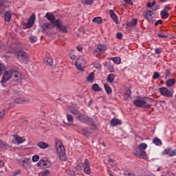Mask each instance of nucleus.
<instances>
[{
  "instance_id": "1",
  "label": "nucleus",
  "mask_w": 176,
  "mask_h": 176,
  "mask_svg": "<svg viewBox=\"0 0 176 176\" xmlns=\"http://www.w3.org/2000/svg\"><path fill=\"white\" fill-rule=\"evenodd\" d=\"M9 48L10 50H6V52L17 54L19 58H27V57H28V54H25L24 51H20L19 47L16 44H10Z\"/></svg>"
},
{
  "instance_id": "2",
  "label": "nucleus",
  "mask_w": 176,
  "mask_h": 176,
  "mask_svg": "<svg viewBox=\"0 0 176 176\" xmlns=\"http://www.w3.org/2000/svg\"><path fill=\"white\" fill-rule=\"evenodd\" d=\"M56 148L59 158L62 161L67 160V155L65 154V148L63 145V142L60 140H56Z\"/></svg>"
},
{
  "instance_id": "3",
  "label": "nucleus",
  "mask_w": 176,
  "mask_h": 176,
  "mask_svg": "<svg viewBox=\"0 0 176 176\" xmlns=\"http://www.w3.org/2000/svg\"><path fill=\"white\" fill-rule=\"evenodd\" d=\"M149 102H153V100L147 98L146 100H141L138 99L133 101V104L135 105V107H144V109H149V108L152 107V104H149Z\"/></svg>"
},
{
  "instance_id": "4",
  "label": "nucleus",
  "mask_w": 176,
  "mask_h": 176,
  "mask_svg": "<svg viewBox=\"0 0 176 176\" xmlns=\"http://www.w3.org/2000/svg\"><path fill=\"white\" fill-rule=\"evenodd\" d=\"M54 25L59 32H63V34H67V32H68V25H64L63 21L60 19H58L56 21V23Z\"/></svg>"
},
{
  "instance_id": "5",
  "label": "nucleus",
  "mask_w": 176,
  "mask_h": 176,
  "mask_svg": "<svg viewBox=\"0 0 176 176\" xmlns=\"http://www.w3.org/2000/svg\"><path fill=\"white\" fill-rule=\"evenodd\" d=\"M143 17L149 23H153L156 19V15L152 11H144L142 14Z\"/></svg>"
},
{
  "instance_id": "6",
  "label": "nucleus",
  "mask_w": 176,
  "mask_h": 176,
  "mask_svg": "<svg viewBox=\"0 0 176 176\" xmlns=\"http://www.w3.org/2000/svg\"><path fill=\"white\" fill-rule=\"evenodd\" d=\"M12 75H13V69H11L8 71H6L4 72L1 81V83H2L3 86V83H6L8 80H10V79L12 78Z\"/></svg>"
},
{
  "instance_id": "7",
  "label": "nucleus",
  "mask_w": 176,
  "mask_h": 176,
  "mask_svg": "<svg viewBox=\"0 0 176 176\" xmlns=\"http://www.w3.org/2000/svg\"><path fill=\"white\" fill-rule=\"evenodd\" d=\"M35 23V14H32L29 19L28 23H23V27L25 30H27V28H31L34 25V23Z\"/></svg>"
},
{
  "instance_id": "8",
  "label": "nucleus",
  "mask_w": 176,
  "mask_h": 176,
  "mask_svg": "<svg viewBox=\"0 0 176 176\" xmlns=\"http://www.w3.org/2000/svg\"><path fill=\"white\" fill-rule=\"evenodd\" d=\"M105 50H107V45L104 44H98L97 48L94 52V54L95 56H98V54H102V53H105Z\"/></svg>"
},
{
  "instance_id": "9",
  "label": "nucleus",
  "mask_w": 176,
  "mask_h": 176,
  "mask_svg": "<svg viewBox=\"0 0 176 176\" xmlns=\"http://www.w3.org/2000/svg\"><path fill=\"white\" fill-rule=\"evenodd\" d=\"M36 166H38V167H41V168H49V167H52V162L45 160H40L36 164Z\"/></svg>"
},
{
  "instance_id": "10",
  "label": "nucleus",
  "mask_w": 176,
  "mask_h": 176,
  "mask_svg": "<svg viewBox=\"0 0 176 176\" xmlns=\"http://www.w3.org/2000/svg\"><path fill=\"white\" fill-rule=\"evenodd\" d=\"M21 74L17 71L16 69H12V78L15 82L17 83H21Z\"/></svg>"
},
{
  "instance_id": "11",
  "label": "nucleus",
  "mask_w": 176,
  "mask_h": 176,
  "mask_svg": "<svg viewBox=\"0 0 176 176\" xmlns=\"http://www.w3.org/2000/svg\"><path fill=\"white\" fill-rule=\"evenodd\" d=\"M133 154L140 159H146V153L142 150L138 151V148H135L133 151Z\"/></svg>"
},
{
  "instance_id": "12",
  "label": "nucleus",
  "mask_w": 176,
  "mask_h": 176,
  "mask_svg": "<svg viewBox=\"0 0 176 176\" xmlns=\"http://www.w3.org/2000/svg\"><path fill=\"white\" fill-rule=\"evenodd\" d=\"M160 92L162 96H165V97H173L171 91L164 87L160 88Z\"/></svg>"
},
{
  "instance_id": "13",
  "label": "nucleus",
  "mask_w": 176,
  "mask_h": 176,
  "mask_svg": "<svg viewBox=\"0 0 176 176\" xmlns=\"http://www.w3.org/2000/svg\"><path fill=\"white\" fill-rule=\"evenodd\" d=\"M54 25L51 23L50 22H45L41 25L42 31H50V30H52L54 28Z\"/></svg>"
},
{
  "instance_id": "14",
  "label": "nucleus",
  "mask_w": 176,
  "mask_h": 176,
  "mask_svg": "<svg viewBox=\"0 0 176 176\" xmlns=\"http://www.w3.org/2000/svg\"><path fill=\"white\" fill-rule=\"evenodd\" d=\"M14 102L15 104H27L30 102V99L28 98H17L14 99Z\"/></svg>"
},
{
  "instance_id": "15",
  "label": "nucleus",
  "mask_w": 176,
  "mask_h": 176,
  "mask_svg": "<svg viewBox=\"0 0 176 176\" xmlns=\"http://www.w3.org/2000/svg\"><path fill=\"white\" fill-rule=\"evenodd\" d=\"M85 64H86V62L83 60V58H78L76 62V67L77 69H79L80 71H83L82 65H85Z\"/></svg>"
},
{
  "instance_id": "16",
  "label": "nucleus",
  "mask_w": 176,
  "mask_h": 176,
  "mask_svg": "<svg viewBox=\"0 0 176 176\" xmlns=\"http://www.w3.org/2000/svg\"><path fill=\"white\" fill-rule=\"evenodd\" d=\"M45 17L46 19H47V20L50 21V23H51V24H53V25H55L56 21H57V19H56V16L54 15H53V14H50L49 12H47Z\"/></svg>"
},
{
  "instance_id": "17",
  "label": "nucleus",
  "mask_w": 176,
  "mask_h": 176,
  "mask_svg": "<svg viewBox=\"0 0 176 176\" xmlns=\"http://www.w3.org/2000/svg\"><path fill=\"white\" fill-rule=\"evenodd\" d=\"M84 173L85 174H91V170L90 169V164L89 160L86 159L84 164Z\"/></svg>"
},
{
  "instance_id": "18",
  "label": "nucleus",
  "mask_w": 176,
  "mask_h": 176,
  "mask_svg": "<svg viewBox=\"0 0 176 176\" xmlns=\"http://www.w3.org/2000/svg\"><path fill=\"white\" fill-rule=\"evenodd\" d=\"M78 120H80V122H82V123H87L89 122H91V118L85 114H80L78 117Z\"/></svg>"
},
{
  "instance_id": "19",
  "label": "nucleus",
  "mask_w": 176,
  "mask_h": 176,
  "mask_svg": "<svg viewBox=\"0 0 176 176\" xmlns=\"http://www.w3.org/2000/svg\"><path fill=\"white\" fill-rule=\"evenodd\" d=\"M120 124H122V121H120L119 119L114 118L110 121V125L111 127H115V126H120Z\"/></svg>"
},
{
  "instance_id": "20",
  "label": "nucleus",
  "mask_w": 176,
  "mask_h": 176,
  "mask_svg": "<svg viewBox=\"0 0 176 176\" xmlns=\"http://www.w3.org/2000/svg\"><path fill=\"white\" fill-rule=\"evenodd\" d=\"M104 67L107 68L109 72L113 73L115 72V68L113 67V65L111 62H106L104 63Z\"/></svg>"
},
{
  "instance_id": "21",
  "label": "nucleus",
  "mask_w": 176,
  "mask_h": 176,
  "mask_svg": "<svg viewBox=\"0 0 176 176\" xmlns=\"http://www.w3.org/2000/svg\"><path fill=\"white\" fill-rule=\"evenodd\" d=\"M109 13L111 18L113 20L116 24H118V23H119V19H118L116 14H115V12H113V10H110Z\"/></svg>"
},
{
  "instance_id": "22",
  "label": "nucleus",
  "mask_w": 176,
  "mask_h": 176,
  "mask_svg": "<svg viewBox=\"0 0 176 176\" xmlns=\"http://www.w3.org/2000/svg\"><path fill=\"white\" fill-rule=\"evenodd\" d=\"M36 145L38 146V148H41V149H46L50 146L49 144L45 142H37Z\"/></svg>"
},
{
  "instance_id": "23",
  "label": "nucleus",
  "mask_w": 176,
  "mask_h": 176,
  "mask_svg": "<svg viewBox=\"0 0 176 176\" xmlns=\"http://www.w3.org/2000/svg\"><path fill=\"white\" fill-rule=\"evenodd\" d=\"M11 19H12V12H10V11L6 12L4 15L5 21H7L8 23H9Z\"/></svg>"
},
{
  "instance_id": "24",
  "label": "nucleus",
  "mask_w": 176,
  "mask_h": 176,
  "mask_svg": "<svg viewBox=\"0 0 176 176\" xmlns=\"http://www.w3.org/2000/svg\"><path fill=\"white\" fill-rule=\"evenodd\" d=\"M82 134L83 135H85V137H88L89 135H90V134H91V131L89 128L84 127L82 129Z\"/></svg>"
},
{
  "instance_id": "25",
  "label": "nucleus",
  "mask_w": 176,
  "mask_h": 176,
  "mask_svg": "<svg viewBox=\"0 0 176 176\" xmlns=\"http://www.w3.org/2000/svg\"><path fill=\"white\" fill-rule=\"evenodd\" d=\"M87 80L89 83H93L94 82V72H91L87 77Z\"/></svg>"
},
{
  "instance_id": "26",
  "label": "nucleus",
  "mask_w": 176,
  "mask_h": 176,
  "mask_svg": "<svg viewBox=\"0 0 176 176\" xmlns=\"http://www.w3.org/2000/svg\"><path fill=\"white\" fill-rule=\"evenodd\" d=\"M13 137L16 142H17L18 144H23V142H24V140L23 139V138L19 136L18 135H13Z\"/></svg>"
},
{
  "instance_id": "27",
  "label": "nucleus",
  "mask_w": 176,
  "mask_h": 176,
  "mask_svg": "<svg viewBox=\"0 0 176 176\" xmlns=\"http://www.w3.org/2000/svg\"><path fill=\"white\" fill-rule=\"evenodd\" d=\"M91 90H93V91H101L102 89L100 87V85H98V84H94L91 86Z\"/></svg>"
},
{
  "instance_id": "28",
  "label": "nucleus",
  "mask_w": 176,
  "mask_h": 176,
  "mask_svg": "<svg viewBox=\"0 0 176 176\" xmlns=\"http://www.w3.org/2000/svg\"><path fill=\"white\" fill-rule=\"evenodd\" d=\"M113 80H115V75L112 74H109L107 78V81L109 83H113Z\"/></svg>"
},
{
  "instance_id": "29",
  "label": "nucleus",
  "mask_w": 176,
  "mask_h": 176,
  "mask_svg": "<svg viewBox=\"0 0 176 176\" xmlns=\"http://www.w3.org/2000/svg\"><path fill=\"white\" fill-rule=\"evenodd\" d=\"M7 148H10L9 145L6 142L0 140V150L6 149Z\"/></svg>"
},
{
  "instance_id": "30",
  "label": "nucleus",
  "mask_w": 176,
  "mask_h": 176,
  "mask_svg": "<svg viewBox=\"0 0 176 176\" xmlns=\"http://www.w3.org/2000/svg\"><path fill=\"white\" fill-rule=\"evenodd\" d=\"M44 63H45V64H46V65H50L52 67V65H53V58H45Z\"/></svg>"
},
{
  "instance_id": "31",
  "label": "nucleus",
  "mask_w": 176,
  "mask_h": 176,
  "mask_svg": "<svg viewBox=\"0 0 176 176\" xmlns=\"http://www.w3.org/2000/svg\"><path fill=\"white\" fill-rule=\"evenodd\" d=\"M166 86H168V87H173V86H174V85H175V80L170 79L166 82Z\"/></svg>"
},
{
  "instance_id": "32",
  "label": "nucleus",
  "mask_w": 176,
  "mask_h": 176,
  "mask_svg": "<svg viewBox=\"0 0 176 176\" xmlns=\"http://www.w3.org/2000/svg\"><path fill=\"white\" fill-rule=\"evenodd\" d=\"M104 87L107 94H111L112 93V89L109 85H108V84H104Z\"/></svg>"
},
{
  "instance_id": "33",
  "label": "nucleus",
  "mask_w": 176,
  "mask_h": 176,
  "mask_svg": "<svg viewBox=\"0 0 176 176\" xmlns=\"http://www.w3.org/2000/svg\"><path fill=\"white\" fill-rule=\"evenodd\" d=\"M138 20L137 19H133L131 22L128 23V27H129V28H131V27H135V25L137 24L138 23Z\"/></svg>"
},
{
  "instance_id": "34",
  "label": "nucleus",
  "mask_w": 176,
  "mask_h": 176,
  "mask_svg": "<svg viewBox=\"0 0 176 176\" xmlns=\"http://www.w3.org/2000/svg\"><path fill=\"white\" fill-rule=\"evenodd\" d=\"M71 113H72L73 115H74L75 118L76 119H79V117L80 116L81 113L80 112H79V111L78 110H72L71 111Z\"/></svg>"
},
{
  "instance_id": "35",
  "label": "nucleus",
  "mask_w": 176,
  "mask_h": 176,
  "mask_svg": "<svg viewBox=\"0 0 176 176\" xmlns=\"http://www.w3.org/2000/svg\"><path fill=\"white\" fill-rule=\"evenodd\" d=\"M93 23H96L97 24H101L102 23V18L97 16L93 19Z\"/></svg>"
},
{
  "instance_id": "36",
  "label": "nucleus",
  "mask_w": 176,
  "mask_h": 176,
  "mask_svg": "<svg viewBox=\"0 0 176 176\" xmlns=\"http://www.w3.org/2000/svg\"><path fill=\"white\" fill-rule=\"evenodd\" d=\"M111 60H112L115 64H117V65H119V64H120V61H122V59H120V57L111 58Z\"/></svg>"
},
{
  "instance_id": "37",
  "label": "nucleus",
  "mask_w": 176,
  "mask_h": 176,
  "mask_svg": "<svg viewBox=\"0 0 176 176\" xmlns=\"http://www.w3.org/2000/svg\"><path fill=\"white\" fill-rule=\"evenodd\" d=\"M50 174V170H45L38 173L39 176H48Z\"/></svg>"
},
{
  "instance_id": "38",
  "label": "nucleus",
  "mask_w": 176,
  "mask_h": 176,
  "mask_svg": "<svg viewBox=\"0 0 176 176\" xmlns=\"http://www.w3.org/2000/svg\"><path fill=\"white\" fill-rule=\"evenodd\" d=\"M153 144H155V145H157V146L162 145V140L157 138H154L153 140Z\"/></svg>"
},
{
  "instance_id": "39",
  "label": "nucleus",
  "mask_w": 176,
  "mask_h": 176,
  "mask_svg": "<svg viewBox=\"0 0 176 176\" xmlns=\"http://www.w3.org/2000/svg\"><path fill=\"white\" fill-rule=\"evenodd\" d=\"M29 40L32 43H34L38 41V37L36 36L30 35L29 37Z\"/></svg>"
},
{
  "instance_id": "40",
  "label": "nucleus",
  "mask_w": 176,
  "mask_h": 176,
  "mask_svg": "<svg viewBox=\"0 0 176 176\" xmlns=\"http://www.w3.org/2000/svg\"><path fill=\"white\" fill-rule=\"evenodd\" d=\"M146 148H148L146 143H141L139 144V149H140V151H144V149H146Z\"/></svg>"
},
{
  "instance_id": "41",
  "label": "nucleus",
  "mask_w": 176,
  "mask_h": 176,
  "mask_svg": "<svg viewBox=\"0 0 176 176\" xmlns=\"http://www.w3.org/2000/svg\"><path fill=\"white\" fill-rule=\"evenodd\" d=\"M161 16H162V19H167V17H168V12H167V11H162Z\"/></svg>"
},
{
  "instance_id": "42",
  "label": "nucleus",
  "mask_w": 176,
  "mask_h": 176,
  "mask_svg": "<svg viewBox=\"0 0 176 176\" xmlns=\"http://www.w3.org/2000/svg\"><path fill=\"white\" fill-rule=\"evenodd\" d=\"M67 119L69 123H74V117L72 116V115L67 114Z\"/></svg>"
},
{
  "instance_id": "43",
  "label": "nucleus",
  "mask_w": 176,
  "mask_h": 176,
  "mask_svg": "<svg viewBox=\"0 0 176 176\" xmlns=\"http://www.w3.org/2000/svg\"><path fill=\"white\" fill-rule=\"evenodd\" d=\"M131 94V90H130V89L126 90V93L124 95V99L127 100V98H129V97H130Z\"/></svg>"
},
{
  "instance_id": "44",
  "label": "nucleus",
  "mask_w": 176,
  "mask_h": 176,
  "mask_svg": "<svg viewBox=\"0 0 176 176\" xmlns=\"http://www.w3.org/2000/svg\"><path fill=\"white\" fill-rule=\"evenodd\" d=\"M66 173H67V175L75 176V171H74V170H67Z\"/></svg>"
},
{
  "instance_id": "45",
  "label": "nucleus",
  "mask_w": 176,
  "mask_h": 176,
  "mask_svg": "<svg viewBox=\"0 0 176 176\" xmlns=\"http://www.w3.org/2000/svg\"><path fill=\"white\" fill-rule=\"evenodd\" d=\"M23 164H28V166H30L31 164V162H30V159L25 158L23 160H22Z\"/></svg>"
},
{
  "instance_id": "46",
  "label": "nucleus",
  "mask_w": 176,
  "mask_h": 176,
  "mask_svg": "<svg viewBox=\"0 0 176 176\" xmlns=\"http://www.w3.org/2000/svg\"><path fill=\"white\" fill-rule=\"evenodd\" d=\"M91 123V130H96V129H97V126H96V124L94 123V122H93V120H91V121H90Z\"/></svg>"
},
{
  "instance_id": "47",
  "label": "nucleus",
  "mask_w": 176,
  "mask_h": 176,
  "mask_svg": "<svg viewBox=\"0 0 176 176\" xmlns=\"http://www.w3.org/2000/svg\"><path fill=\"white\" fill-rule=\"evenodd\" d=\"M83 167H85V164H83L82 163H79L78 165L77 166H76V170H82V168H83Z\"/></svg>"
},
{
  "instance_id": "48",
  "label": "nucleus",
  "mask_w": 176,
  "mask_h": 176,
  "mask_svg": "<svg viewBox=\"0 0 176 176\" xmlns=\"http://www.w3.org/2000/svg\"><path fill=\"white\" fill-rule=\"evenodd\" d=\"M171 152V148H166L164 151H163V154L164 155H168V153L170 154Z\"/></svg>"
},
{
  "instance_id": "49",
  "label": "nucleus",
  "mask_w": 176,
  "mask_h": 176,
  "mask_svg": "<svg viewBox=\"0 0 176 176\" xmlns=\"http://www.w3.org/2000/svg\"><path fill=\"white\" fill-rule=\"evenodd\" d=\"M94 67L96 69H101V65H100V63H98V62H96L95 63H94Z\"/></svg>"
},
{
  "instance_id": "50",
  "label": "nucleus",
  "mask_w": 176,
  "mask_h": 176,
  "mask_svg": "<svg viewBox=\"0 0 176 176\" xmlns=\"http://www.w3.org/2000/svg\"><path fill=\"white\" fill-rule=\"evenodd\" d=\"M156 5V1H153L152 3H147V8H153V6Z\"/></svg>"
},
{
  "instance_id": "51",
  "label": "nucleus",
  "mask_w": 176,
  "mask_h": 176,
  "mask_svg": "<svg viewBox=\"0 0 176 176\" xmlns=\"http://www.w3.org/2000/svg\"><path fill=\"white\" fill-rule=\"evenodd\" d=\"M153 78V79H159V78H160V74L158 72H155Z\"/></svg>"
},
{
  "instance_id": "52",
  "label": "nucleus",
  "mask_w": 176,
  "mask_h": 176,
  "mask_svg": "<svg viewBox=\"0 0 176 176\" xmlns=\"http://www.w3.org/2000/svg\"><path fill=\"white\" fill-rule=\"evenodd\" d=\"M157 35L160 36V38H168V36L164 34L163 32H160L157 34Z\"/></svg>"
},
{
  "instance_id": "53",
  "label": "nucleus",
  "mask_w": 176,
  "mask_h": 176,
  "mask_svg": "<svg viewBox=\"0 0 176 176\" xmlns=\"http://www.w3.org/2000/svg\"><path fill=\"white\" fill-rule=\"evenodd\" d=\"M32 160L34 162H38L39 160V155H35L32 157Z\"/></svg>"
},
{
  "instance_id": "54",
  "label": "nucleus",
  "mask_w": 176,
  "mask_h": 176,
  "mask_svg": "<svg viewBox=\"0 0 176 176\" xmlns=\"http://www.w3.org/2000/svg\"><path fill=\"white\" fill-rule=\"evenodd\" d=\"M171 76V72H170V70L166 69L165 71V76H166V78H168V76Z\"/></svg>"
},
{
  "instance_id": "55",
  "label": "nucleus",
  "mask_w": 176,
  "mask_h": 176,
  "mask_svg": "<svg viewBox=\"0 0 176 176\" xmlns=\"http://www.w3.org/2000/svg\"><path fill=\"white\" fill-rule=\"evenodd\" d=\"M159 24H163V21H162L161 19L157 20V21L155 23L154 25H155V27H157Z\"/></svg>"
},
{
  "instance_id": "56",
  "label": "nucleus",
  "mask_w": 176,
  "mask_h": 176,
  "mask_svg": "<svg viewBox=\"0 0 176 176\" xmlns=\"http://www.w3.org/2000/svg\"><path fill=\"white\" fill-rule=\"evenodd\" d=\"M94 2V0H85V5H91Z\"/></svg>"
},
{
  "instance_id": "57",
  "label": "nucleus",
  "mask_w": 176,
  "mask_h": 176,
  "mask_svg": "<svg viewBox=\"0 0 176 176\" xmlns=\"http://www.w3.org/2000/svg\"><path fill=\"white\" fill-rule=\"evenodd\" d=\"M116 38L118 39H122V38H123V34H122V32L117 33Z\"/></svg>"
},
{
  "instance_id": "58",
  "label": "nucleus",
  "mask_w": 176,
  "mask_h": 176,
  "mask_svg": "<svg viewBox=\"0 0 176 176\" xmlns=\"http://www.w3.org/2000/svg\"><path fill=\"white\" fill-rule=\"evenodd\" d=\"M3 116H5V109L0 111V119H3Z\"/></svg>"
},
{
  "instance_id": "59",
  "label": "nucleus",
  "mask_w": 176,
  "mask_h": 176,
  "mask_svg": "<svg viewBox=\"0 0 176 176\" xmlns=\"http://www.w3.org/2000/svg\"><path fill=\"white\" fill-rule=\"evenodd\" d=\"M175 155H176V149L170 151V153H169V156H170V157H172V156H175Z\"/></svg>"
},
{
  "instance_id": "60",
  "label": "nucleus",
  "mask_w": 176,
  "mask_h": 176,
  "mask_svg": "<svg viewBox=\"0 0 176 176\" xmlns=\"http://www.w3.org/2000/svg\"><path fill=\"white\" fill-rule=\"evenodd\" d=\"M5 10V6L1 5L0 6V14H2V12Z\"/></svg>"
},
{
  "instance_id": "61",
  "label": "nucleus",
  "mask_w": 176,
  "mask_h": 176,
  "mask_svg": "<svg viewBox=\"0 0 176 176\" xmlns=\"http://www.w3.org/2000/svg\"><path fill=\"white\" fill-rule=\"evenodd\" d=\"M155 52L156 54H160V53H162V50L160 48H156Z\"/></svg>"
},
{
  "instance_id": "62",
  "label": "nucleus",
  "mask_w": 176,
  "mask_h": 176,
  "mask_svg": "<svg viewBox=\"0 0 176 176\" xmlns=\"http://www.w3.org/2000/svg\"><path fill=\"white\" fill-rule=\"evenodd\" d=\"M70 58L72 60H75L76 59V55L75 54H70Z\"/></svg>"
},
{
  "instance_id": "63",
  "label": "nucleus",
  "mask_w": 176,
  "mask_h": 176,
  "mask_svg": "<svg viewBox=\"0 0 176 176\" xmlns=\"http://www.w3.org/2000/svg\"><path fill=\"white\" fill-rule=\"evenodd\" d=\"M19 174H21V170H19L14 172V176L19 175Z\"/></svg>"
},
{
  "instance_id": "64",
  "label": "nucleus",
  "mask_w": 176,
  "mask_h": 176,
  "mask_svg": "<svg viewBox=\"0 0 176 176\" xmlns=\"http://www.w3.org/2000/svg\"><path fill=\"white\" fill-rule=\"evenodd\" d=\"M77 50H78V52H81V50H83V47H82L81 45H78L76 47Z\"/></svg>"
}]
</instances>
